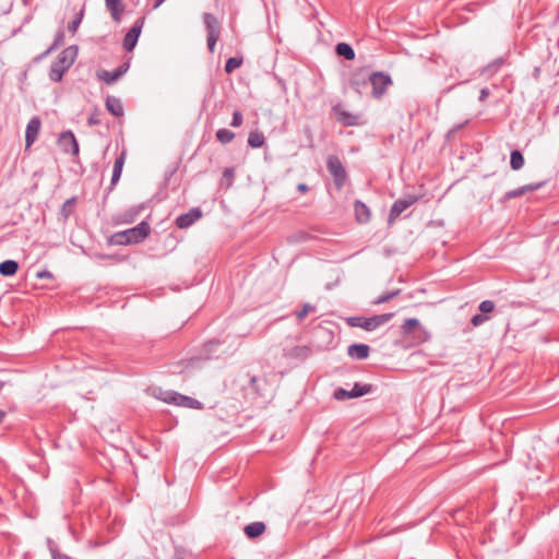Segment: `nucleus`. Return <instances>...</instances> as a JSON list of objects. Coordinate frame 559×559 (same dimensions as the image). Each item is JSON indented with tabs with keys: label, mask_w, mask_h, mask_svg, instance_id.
Wrapping results in <instances>:
<instances>
[{
	"label": "nucleus",
	"mask_w": 559,
	"mask_h": 559,
	"mask_svg": "<svg viewBox=\"0 0 559 559\" xmlns=\"http://www.w3.org/2000/svg\"><path fill=\"white\" fill-rule=\"evenodd\" d=\"M151 233V227L147 222L143 221L135 227L129 228L123 231L115 233L110 236L109 242L116 246H127L139 243L143 241Z\"/></svg>",
	"instance_id": "obj_1"
},
{
	"label": "nucleus",
	"mask_w": 559,
	"mask_h": 559,
	"mask_svg": "<svg viewBox=\"0 0 559 559\" xmlns=\"http://www.w3.org/2000/svg\"><path fill=\"white\" fill-rule=\"evenodd\" d=\"M78 56V47L69 46L63 49L51 63L49 69V79L52 82H60L63 74L71 68Z\"/></svg>",
	"instance_id": "obj_2"
},
{
	"label": "nucleus",
	"mask_w": 559,
	"mask_h": 559,
	"mask_svg": "<svg viewBox=\"0 0 559 559\" xmlns=\"http://www.w3.org/2000/svg\"><path fill=\"white\" fill-rule=\"evenodd\" d=\"M393 318V313H383L365 318L360 316L346 318V324L350 328H361L365 331L371 332L379 326L385 324Z\"/></svg>",
	"instance_id": "obj_3"
},
{
	"label": "nucleus",
	"mask_w": 559,
	"mask_h": 559,
	"mask_svg": "<svg viewBox=\"0 0 559 559\" xmlns=\"http://www.w3.org/2000/svg\"><path fill=\"white\" fill-rule=\"evenodd\" d=\"M326 168L333 177L335 187L341 190L345 186L348 175L340 157L330 155L326 159Z\"/></svg>",
	"instance_id": "obj_4"
},
{
	"label": "nucleus",
	"mask_w": 559,
	"mask_h": 559,
	"mask_svg": "<svg viewBox=\"0 0 559 559\" xmlns=\"http://www.w3.org/2000/svg\"><path fill=\"white\" fill-rule=\"evenodd\" d=\"M368 81L372 86L371 95L376 99L382 98L386 93L388 87L393 84L390 74L382 71H377L369 74Z\"/></svg>",
	"instance_id": "obj_5"
},
{
	"label": "nucleus",
	"mask_w": 559,
	"mask_h": 559,
	"mask_svg": "<svg viewBox=\"0 0 559 559\" xmlns=\"http://www.w3.org/2000/svg\"><path fill=\"white\" fill-rule=\"evenodd\" d=\"M313 350L309 345H294L286 343L283 347V357L289 361L302 362L311 357Z\"/></svg>",
	"instance_id": "obj_6"
},
{
	"label": "nucleus",
	"mask_w": 559,
	"mask_h": 559,
	"mask_svg": "<svg viewBox=\"0 0 559 559\" xmlns=\"http://www.w3.org/2000/svg\"><path fill=\"white\" fill-rule=\"evenodd\" d=\"M162 400L168 404H174L181 407L192 408V409H202L203 404L190 396L180 394L178 392H166Z\"/></svg>",
	"instance_id": "obj_7"
},
{
	"label": "nucleus",
	"mask_w": 559,
	"mask_h": 559,
	"mask_svg": "<svg viewBox=\"0 0 559 559\" xmlns=\"http://www.w3.org/2000/svg\"><path fill=\"white\" fill-rule=\"evenodd\" d=\"M372 391L371 384L355 383L352 390L338 388L334 391L333 397L337 401H345L364 396Z\"/></svg>",
	"instance_id": "obj_8"
},
{
	"label": "nucleus",
	"mask_w": 559,
	"mask_h": 559,
	"mask_svg": "<svg viewBox=\"0 0 559 559\" xmlns=\"http://www.w3.org/2000/svg\"><path fill=\"white\" fill-rule=\"evenodd\" d=\"M418 200L419 198L413 194L396 200L390 209L389 223L394 222L405 210L415 204Z\"/></svg>",
	"instance_id": "obj_9"
},
{
	"label": "nucleus",
	"mask_w": 559,
	"mask_h": 559,
	"mask_svg": "<svg viewBox=\"0 0 559 559\" xmlns=\"http://www.w3.org/2000/svg\"><path fill=\"white\" fill-rule=\"evenodd\" d=\"M143 25H144V19L140 17L134 22L132 27L126 34V36L123 38V48L127 51H132L134 49V47L138 43V39L141 35Z\"/></svg>",
	"instance_id": "obj_10"
},
{
	"label": "nucleus",
	"mask_w": 559,
	"mask_h": 559,
	"mask_svg": "<svg viewBox=\"0 0 559 559\" xmlns=\"http://www.w3.org/2000/svg\"><path fill=\"white\" fill-rule=\"evenodd\" d=\"M58 142L61 150L64 153L71 154L73 156L79 155V144L74 134L71 131L62 132L59 136Z\"/></svg>",
	"instance_id": "obj_11"
},
{
	"label": "nucleus",
	"mask_w": 559,
	"mask_h": 559,
	"mask_svg": "<svg viewBox=\"0 0 559 559\" xmlns=\"http://www.w3.org/2000/svg\"><path fill=\"white\" fill-rule=\"evenodd\" d=\"M130 68V59L120 64L114 71L103 70L98 73V78L106 84L111 85L117 82Z\"/></svg>",
	"instance_id": "obj_12"
},
{
	"label": "nucleus",
	"mask_w": 559,
	"mask_h": 559,
	"mask_svg": "<svg viewBox=\"0 0 559 559\" xmlns=\"http://www.w3.org/2000/svg\"><path fill=\"white\" fill-rule=\"evenodd\" d=\"M332 111L336 118V120L345 126V127H352L358 124V116L347 111L343 105L336 104L332 107Z\"/></svg>",
	"instance_id": "obj_13"
},
{
	"label": "nucleus",
	"mask_w": 559,
	"mask_h": 559,
	"mask_svg": "<svg viewBox=\"0 0 559 559\" xmlns=\"http://www.w3.org/2000/svg\"><path fill=\"white\" fill-rule=\"evenodd\" d=\"M40 128H41V121H40L39 117L35 116L28 121V123L26 126V130H25L26 148L31 147L34 144V142L37 140Z\"/></svg>",
	"instance_id": "obj_14"
},
{
	"label": "nucleus",
	"mask_w": 559,
	"mask_h": 559,
	"mask_svg": "<svg viewBox=\"0 0 559 559\" xmlns=\"http://www.w3.org/2000/svg\"><path fill=\"white\" fill-rule=\"evenodd\" d=\"M201 217L202 211L199 207H193L188 213L181 214L176 218V226L180 229L188 228Z\"/></svg>",
	"instance_id": "obj_15"
},
{
	"label": "nucleus",
	"mask_w": 559,
	"mask_h": 559,
	"mask_svg": "<svg viewBox=\"0 0 559 559\" xmlns=\"http://www.w3.org/2000/svg\"><path fill=\"white\" fill-rule=\"evenodd\" d=\"M544 186H545V181L524 185L522 187H519L516 189L506 192L502 197V201L507 202V201H510L511 199L520 198V197L524 195L525 193L536 191Z\"/></svg>",
	"instance_id": "obj_16"
},
{
	"label": "nucleus",
	"mask_w": 559,
	"mask_h": 559,
	"mask_svg": "<svg viewBox=\"0 0 559 559\" xmlns=\"http://www.w3.org/2000/svg\"><path fill=\"white\" fill-rule=\"evenodd\" d=\"M203 23L205 25L207 36H219L221 35V24L216 16L212 13L203 14Z\"/></svg>",
	"instance_id": "obj_17"
},
{
	"label": "nucleus",
	"mask_w": 559,
	"mask_h": 559,
	"mask_svg": "<svg viewBox=\"0 0 559 559\" xmlns=\"http://www.w3.org/2000/svg\"><path fill=\"white\" fill-rule=\"evenodd\" d=\"M350 358L362 360L369 357L370 347L366 344H352L347 348Z\"/></svg>",
	"instance_id": "obj_18"
},
{
	"label": "nucleus",
	"mask_w": 559,
	"mask_h": 559,
	"mask_svg": "<svg viewBox=\"0 0 559 559\" xmlns=\"http://www.w3.org/2000/svg\"><path fill=\"white\" fill-rule=\"evenodd\" d=\"M107 10L110 12L114 21L119 22L124 11V5L121 0H105Z\"/></svg>",
	"instance_id": "obj_19"
},
{
	"label": "nucleus",
	"mask_w": 559,
	"mask_h": 559,
	"mask_svg": "<svg viewBox=\"0 0 559 559\" xmlns=\"http://www.w3.org/2000/svg\"><path fill=\"white\" fill-rule=\"evenodd\" d=\"M355 216L359 223H367L370 219V210L369 207L361 201L356 200L354 203Z\"/></svg>",
	"instance_id": "obj_20"
},
{
	"label": "nucleus",
	"mask_w": 559,
	"mask_h": 559,
	"mask_svg": "<svg viewBox=\"0 0 559 559\" xmlns=\"http://www.w3.org/2000/svg\"><path fill=\"white\" fill-rule=\"evenodd\" d=\"M416 329H419V331L425 334V337L423 338V341H426L428 338V334L427 332L425 331V329H423L420 326V322L418 319H415V318H409V319H406L402 325V332L405 334V335H409L412 334Z\"/></svg>",
	"instance_id": "obj_21"
},
{
	"label": "nucleus",
	"mask_w": 559,
	"mask_h": 559,
	"mask_svg": "<svg viewBox=\"0 0 559 559\" xmlns=\"http://www.w3.org/2000/svg\"><path fill=\"white\" fill-rule=\"evenodd\" d=\"M266 530V526L263 522H252L245 526L243 532L248 538H257L260 537Z\"/></svg>",
	"instance_id": "obj_22"
},
{
	"label": "nucleus",
	"mask_w": 559,
	"mask_h": 559,
	"mask_svg": "<svg viewBox=\"0 0 559 559\" xmlns=\"http://www.w3.org/2000/svg\"><path fill=\"white\" fill-rule=\"evenodd\" d=\"M106 108L110 114H112L116 117H120L123 115L122 104L118 97L107 96Z\"/></svg>",
	"instance_id": "obj_23"
},
{
	"label": "nucleus",
	"mask_w": 559,
	"mask_h": 559,
	"mask_svg": "<svg viewBox=\"0 0 559 559\" xmlns=\"http://www.w3.org/2000/svg\"><path fill=\"white\" fill-rule=\"evenodd\" d=\"M506 64V59L499 57L480 70L481 75H492Z\"/></svg>",
	"instance_id": "obj_24"
},
{
	"label": "nucleus",
	"mask_w": 559,
	"mask_h": 559,
	"mask_svg": "<svg viewBox=\"0 0 559 559\" xmlns=\"http://www.w3.org/2000/svg\"><path fill=\"white\" fill-rule=\"evenodd\" d=\"M126 159V153L122 152L119 157L116 158L112 169V176H111V186L116 185L122 173L123 164Z\"/></svg>",
	"instance_id": "obj_25"
},
{
	"label": "nucleus",
	"mask_w": 559,
	"mask_h": 559,
	"mask_svg": "<svg viewBox=\"0 0 559 559\" xmlns=\"http://www.w3.org/2000/svg\"><path fill=\"white\" fill-rule=\"evenodd\" d=\"M265 144V136L262 132L251 131L248 136V145L252 148H260Z\"/></svg>",
	"instance_id": "obj_26"
},
{
	"label": "nucleus",
	"mask_w": 559,
	"mask_h": 559,
	"mask_svg": "<svg viewBox=\"0 0 559 559\" xmlns=\"http://www.w3.org/2000/svg\"><path fill=\"white\" fill-rule=\"evenodd\" d=\"M19 270V263L14 260H5L0 263V274L2 276H13Z\"/></svg>",
	"instance_id": "obj_27"
},
{
	"label": "nucleus",
	"mask_w": 559,
	"mask_h": 559,
	"mask_svg": "<svg viewBox=\"0 0 559 559\" xmlns=\"http://www.w3.org/2000/svg\"><path fill=\"white\" fill-rule=\"evenodd\" d=\"M367 82H369L368 75L364 74L362 71L354 73L350 79V85L357 92H360V87L367 85Z\"/></svg>",
	"instance_id": "obj_28"
},
{
	"label": "nucleus",
	"mask_w": 559,
	"mask_h": 559,
	"mask_svg": "<svg viewBox=\"0 0 559 559\" xmlns=\"http://www.w3.org/2000/svg\"><path fill=\"white\" fill-rule=\"evenodd\" d=\"M336 52L344 57L346 60H353L355 58V51L350 45L346 43H340L336 45Z\"/></svg>",
	"instance_id": "obj_29"
},
{
	"label": "nucleus",
	"mask_w": 559,
	"mask_h": 559,
	"mask_svg": "<svg viewBox=\"0 0 559 559\" xmlns=\"http://www.w3.org/2000/svg\"><path fill=\"white\" fill-rule=\"evenodd\" d=\"M510 166L513 170H519L524 166V157L518 150L511 152Z\"/></svg>",
	"instance_id": "obj_30"
},
{
	"label": "nucleus",
	"mask_w": 559,
	"mask_h": 559,
	"mask_svg": "<svg viewBox=\"0 0 559 559\" xmlns=\"http://www.w3.org/2000/svg\"><path fill=\"white\" fill-rule=\"evenodd\" d=\"M235 138V133L228 129H219L216 131V139L222 144L231 142Z\"/></svg>",
	"instance_id": "obj_31"
},
{
	"label": "nucleus",
	"mask_w": 559,
	"mask_h": 559,
	"mask_svg": "<svg viewBox=\"0 0 559 559\" xmlns=\"http://www.w3.org/2000/svg\"><path fill=\"white\" fill-rule=\"evenodd\" d=\"M76 203V198H71V199H68L61 210H60V215L63 217V219H68L70 217V215L72 214V211H73V206L75 205Z\"/></svg>",
	"instance_id": "obj_32"
},
{
	"label": "nucleus",
	"mask_w": 559,
	"mask_h": 559,
	"mask_svg": "<svg viewBox=\"0 0 559 559\" xmlns=\"http://www.w3.org/2000/svg\"><path fill=\"white\" fill-rule=\"evenodd\" d=\"M64 38H66L64 31L63 29H59L55 34V38H53L52 44L48 47V52H52L53 50H56L57 48L62 46L64 44Z\"/></svg>",
	"instance_id": "obj_33"
},
{
	"label": "nucleus",
	"mask_w": 559,
	"mask_h": 559,
	"mask_svg": "<svg viewBox=\"0 0 559 559\" xmlns=\"http://www.w3.org/2000/svg\"><path fill=\"white\" fill-rule=\"evenodd\" d=\"M242 64V58L230 57L226 60L225 72L231 73Z\"/></svg>",
	"instance_id": "obj_34"
},
{
	"label": "nucleus",
	"mask_w": 559,
	"mask_h": 559,
	"mask_svg": "<svg viewBox=\"0 0 559 559\" xmlns=\"http://www.w3.org/2000/svg\"><path fill=\"white\" fill-rule=\"evenodd\" d=\"M316 308L310 304H305L300 310L295 312L297 320L302 321L310 312H313Z\"/></svg>",
	"instance_id": "obj_35"
},
{
	"label": "nucleus",
	"mask_w": 559,
	"mask_h": 559,
	"mask_svg": "<svg viewBox=\"0 0 559 559\" xmlns=\"http://www.w3.org/2000/svg\"><path fill=\"white\" fill-rule=\"evenodd\" d=\"M400 294V290L396 289V290H393V292H388V293H384L382 295H380L374 301L373 304L374 305H380V304H384V302H388L390 301L391 299H393L395 296H397Z\"/></svg>",
	"instance_id": "obj_36"
},
{
	"label": "nucleus",
	"mask_w": 559,
	"mask_h": 559,
	"mask_svg": "<svg viewBox=\"0 0 559 559\" xmlns=\"http://www.w3.org/2000/svg\"><path fill=\"white\" fill-rule=\"evenodd\" d=\"M235 178V170L233 168H226L222 176V182L226 185L227 188H229Z\"/></svg>",
	"instance_id": "obj_37"
},
{
	"label": "nucleus",
	"mask_w": 559,
	"mask_h": 559,
	"mask_svg": "<svg viewBox=\"0 0 559 559\" xmlns=\"http://www.w3.org/2000/svg\"><path fill=\"white\" fill-rule=\"evenodd\" d=\"M82 19H83V11L79 12L75 17L69 22L68 24V29L71 32V33H75L82 22Z\"/></svg>",
	"instance_id": "obj_38"
},
{
	"label": "nucleus",
	"mask_w": 559,
	"mask_h": 559,
	"mask_svg": "<svg viewBox=\"0 0 559 559\" xmlns=\"http://www.w3.org/2000/svg\"><path fill=\"white\" fill-rule=\"evenodd\" d=\"M479 311L486 316V313H489L491 311H493L495 309V304L493 301L491 300H484L479 304V307H478Z\"/></svg>",
	"instance_id": "obj_39"
},
{
	"label": "nucleus",
	"mask_w": 559,
	"mask_h": 559,
	"mask_svg": "<svg viewBox=\"0 0 559 559\" xmlns=\"http://www.w3.org/2000/svg\"><path fill=\"white\" fill-rule=\"evenodd\" d=\"M242 122H243V117H242L241 111L235 110L233 114V119L230 121V126L233 128H239L242 124Z\"/></svg>",
	"instance_id": "obj_40"
},
{
	"label": "nucleus",
	"mask_w": 559,
	"mask_h": 559,
	"mask_svg": "<svg viewBox=\"0 0 559 559\" xmlns=\"http://www.w3.org/2000/svg\"><path fill=\"white\" fill-rule=\"evenodd\" d=\"M488 317L483 314V313H477V314H474L471 319V323L474 325V326H479L481 324H484L486 321H488Z\"/></svg>",
	"instance_id": "obj_41"
},
{
	"label": "nucleus",
	"mask_w": 559,
	"mask_h": 559,
	"mask_svg": "<svg viewBox=\"0 0 559 559\" xmlns=\"http://www.w3.org/2000/svg\"><path fill=\"white\" fill-rule=\"evenodd\" d=\"M219 36H207V48L210 52H214L216 43L218 41Z\"/></svg>",
	"instance_id": "obj_42"
},
{
	"label": "nucleus",
	"mask_w": 559,
	"mask_h": 559,
	"mask_svg": "<svg viewBox=\"0 0 559 559\" xmlns=\"http://www.w3.org/2000/svg\"><path fill=\"white\" fill-rule=\"evenodd\" d=\"M488 96H489V90L487 87L481 88L480 93H479V100L485 102Z\"/></svg>",
	"instance_id": "obj_43"
},
{
	"label": "nucleus",
	"mask_w": 559,
	"mask_h": 559,
	"mask_svg": "<svg viewBox=\"0 0 559 559\" xmlns=\"http://www.w3.org/2000/svg\"><path fill=\"white\" fill-rule=\"evenodd\" d=\"M100 121L98 119V117L96 115H91L90 118H88V124L91 126H96V124H99Z\"/></svg>",
	"instance_id": "obj_44"
},
{
	"label": "nucleus",
	"mask_w": 559,
	"mask_h": 559,
	"mask_svg": "<svg viewBox=\"0 0 559 559\" xmlns=\"http://www.w3.org/2000/svg\"><path fill=\"white\" fill-rule=\"evenodd\" d=\"M39 278H52V274L49 271H41L37 273Z\"/></svg>",
	"instance_id": "obj_45"
},
{
	"label": "nucleus",
	"mask_w": 559,
	"mask_h": 559,
	"mask_svg": "<svg viewBox=\"0 0 559 559\" xmlns=\"http://www.w3.org/2000/svg\"><path fill=\"white\" fill-rule=\"evenodd\" d=\"M297 190L301 193H306L309 191V187L306 183L301 182L297 185Z\"/></svg>",
	"instance_id": "obj_46"
},
{
	"label": "nucleus",
	"mask_w": 559,
	"mask_h": 559,
	"mask_svg": "<svg viewBox=\"0 0 559 559\" xmlns=\"http://www.w3.org/2000/svg\"><path fill=\"white\" fill-rule=\"evenodd\" d=\"M50 53H51V52H48V48H47L43 53H40L39 56H37V57L35 58V61H39V60H41V59L46 58V57H47L48 55H50Z\"/></svg>",
	"instance_id": "obj_47"
},
{
	"label": "nucleus",
	"mask_w": 559,
	"mask_h": 559,
	"mask_svg": "<svg viewBox=\"0 0 559 559\" xmlns=\"http://www.w3.org/2000/svg\"><path fill=\"white\" fill-rule=\"evenodd\" d=\"M467 122H468V120H467V121H465V123L457 124V126L453 127V128H452V130H451V132H456V131H459V130H460L461 128H463Z\"/></svg>",
	"instance_id": "obj_48"
},
{
	"label": "nucleus",
	"mask_w": 559,
	"mask_h": 559,
	"mask_svg": "<svg viewBox=\"0 0 559 559\" xmlns=\"http://www.w3.org/2000/svg\"><path fill=\"white\" fill-rule=\"evenodd\" d=\"M165 0H155V3L153 5L154 9H157Z\"/></svg>",
	"instance_id": "obj_49"
},
{
	"label": "nucleus",
	"mask_w": 559,
	"mask_h": 559,
	"mask_svg": "<svg viewBox=\"0 0 559 559\" xmlns=\"http://www.w3.org/2000/svg\"><path fill=\"white\" fill-rule=\"evenodd\" d=\"M4 417H5V412L0 409V424L3 421Z\"/></svg>",
	"instance_id": "obj_50"
},
{
	"label": "nucleus",
	"mask_w": 559,
	"mask_h": 559,
	"mask_svg": "<svg viewBox=\"0 0 559 559\" xmlns=\"http://www.w3.org/2000/svg\"><path fill=\"white\" fill-rule=\"evenodd\" d=\"M255 381H257L255 377H252L251 378V383L253 384V383H255Z\"/></svg>",
	"instance_id": "obj_51"
},
{
	"label": "nucleus",
	"mask_w": 559,
	"mask_h": 559,
	"mask_svg": "<svg viewBox=\"0 0 559 559\" xmlns=\"http://www.w3.org/2000/svg\"><path fill=\"white\" fill-rule=\"evenodd\" d=\"M136 214H138V211H133L132 217L136 216Z\"/></svg>",
	"instance_id": "obj_52"
}]
</instances>
